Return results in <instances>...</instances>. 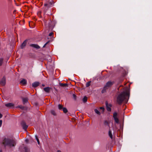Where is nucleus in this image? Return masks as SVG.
Here are the masks:
<instances>
[{
    "label": "nucleus",
    "mask_w": 152,
    "mask_h": 152,
    "mask_svg": "<svg viewBox=\"0 0 152 152\" xmlns=\"http://www.w3.org/2000/svg\"><path fill=\"white\" fill-rule=\"evenodd\" d=\"M129 96V94L128 91L121 92L117 96V101L118 103L121 104L123 101H124L125 103H127L128 100L127 98Z\"/></svg>",
    "instance_id": "obj_1"
},
{
    "label": "nucleus",
    "mask_w": 152,
    "mask_h": 152,
    "mask_svg": "<svg viewBox=\"0 0 152 152\" xmlns=\"http://www.w3.org/2000/svg\"><path fill=\"white\" fill-rule=\"evenodd\" d=\"M2 143L5 147L11 148L15 147L16 142L13 139L5 138L3 140Z\"/></svg>",
    "instance_id": "obj_2"
},
{
    "label": "nucleus",
    "mask_w": 152,
    "mask_h": 152,
    "mask_svg": "<svg viewBox=\"0 0 152 152\" xmlns=\"http://www.w3.org/2000/svg\"><path fill=\"white\" fill-rule=\"evenodd\" d=\"M114 82L111 81H108L104 87L102 91V93H103L105 92L106 90L108 89L109 87L111 86L113 84Z\"/></svg>",
    "instance_id": "obj_3"
},
{
    "label": "nucleus",
    "mask_w": 152,
    "mask_h": 152,
    "mask_svg": "<svg viewBox=\"0 0 152 152\" xmlns=\"http://www.w3.org/2000/svg\"><path fill=\"white\" fill-rule=\"evenodd\" d=\"M54 3L53 0H47L46 3L45 4L44 6L46 7H50L53 6Z\"/></svg>",
    "instance_id": "obj_4"
},
{
    "label": "nucleus",
    "mask_w": 152,
    "mask_h": 152,
    "mask_svg": "<svg viewBox=\"0 0 152 152\" xmlns=\"http://www.w3.org/2000/svg\"><path fill=\"white\" fill-rule=\"evenodd\" d=\"M118 114L116 112H114L113 114V117L115 122L117 123H119V120L117 117Z\"/></svg>",
    "instance_id": "obj_5"
},
{
    "label": "nucleus",
    "mask_w": 152,
    "mask_h": 152,
    "mask_svg": "<svg viewBox=\"0 0 152 152\" xmlns=\"http://www.w3.org/2000/svg\"><path fill=\"white\" fill-rule=\"evenodd\" d=\"M21 125L23 129L26 131L28 127V126L26 125V123L24 121H22L21 122Z\"/></svg>",
    "instance_id": "obj_6"
},
{
    "label": "nucleus",
    "mask_w": 152,
    "mask_h": 152,
    "mask_svg": "<svg viewBox=\"0 0 152 152\" xmlns=\"http://www.w3.org/2000/svg\"><path fill=\"white\" fill-rule=\"evenodd\" d=\"M6 83V79L5 77H4L0 81V84L2 86L5 85Z\"/></svg>",
    "instance_id": "obj_7"
},
{
    "label": "nucleus",
    "mask_w": 152,
    "mask_h": 152,
    "mask_svg": "<svg viewBox=\"0 0 152 152\" xmlns=\"http://www.w3.org/2000/svg\"><path fill=\"white\" fill-rule=\"evenodd\" d=\"M30 46L37 49L40 48V47L37 44H31L30 45Z\"/></svg>",
    "instance_id": "obj_8"
},
{
    "label": "nucleus",
    "mask_w": 152,
    "mask_h": 152,
    "mask_svg": "<svg viewBox=\"0 0 152 152\" xmlns=\"http://www.w3.org/2000/svg\"><path fill=\"white\" fill-rule=\"evenodd\" d=\"M5 105L8 107H13L14 105V104H13L12 103H8L6 104H5Z\"/></svg>",
    "instance_id": "obj_9"
},
{
    "label": "nucleus",
    "mask_w": 152,
    "mask_h": 152,
    "mask_svg": "<svg viewBox=\"0 0 152 152\" xmlns=\"http://www.w3.org/2000/svg\"><path fill=\"white\" fill-rule=\"evenodd\" d=\"M104 124L105 126H107L110 128V123L107 121H105L104 122Z\"/></svg>",
    "instance_id": "obj_10"
},
{
    "label": "nucleus",
    "mask_w": 152,
    "mask_h": 152,
    "mask_svg": "<svg viewBox=\"0 0 152 152\" xmlns=\"http://www.w3.org/2000/svg\"><path fill=\"white\" fill-rule=\"evenodd\" d=\"M26 41H24L20 46L21 48L22 49H23L26 46Z\"/></svg>",
    "instance_id": "obj_11"
},
{
    "label": "nucleus",
    "mask_w": 152,
    "mask_h": 152,
    "mask_svg": "<svg viewBox=\"0 0 152 152\" xmlns=\"http://www.w3.org/2000/svg\"><path fill=\"white\" fill-rule=\"evenodd\" d=\"M39 85V83L38 82H35L32 83V85L33 87H37Z\"/></svg>",
    "instance_id": "obj_12"
},
{
    "label": "nucleus",
    "mask_w": 152,
    "mask_h": 152,
    "mask_svg": "<svg viewBox=\"0 0 152 152\" xmlns=\"http://www.w3.org/2000/svg\"><path fill=\"white\" fill-rule=\"evenodd\" d=\"M44 90L46 92L49 93L50 91V88L49 87H45L44 88Z\"/></svg>",
    "instance_id": "obj_13"
},
{
    "label": "nucleus",
    "mask_w": 152,
    "mask_h": 152,
    "mask_svg": "<svg viewBox=\"0 0 152 152\" xmlns=\"http://www.w3.org/2000/svg\"><path fill=\"white\" fill-rule=\"evenodd\" d=\"M108 135L112 139L113 138V136L112 133L111 131L110 130V128L109 129L108 132Z\"/></svg>",
    "instance_id": "obj_14"
},
{
    "label": "nucleus",
    "mask_w": 152,
    "mask_h": 152,
    "mask_svg": "<svg viewBox=\"0 0 152 152\" xmlns=\"http://www.w3.org/2000/svg\"><path fill=\"white\" fill-rule=\"evenodd\" d=\"M20 83L23 85H25L26 83V81L25 79H23L20 81Z\"/></svg>",
    "instance_id": "obj_15"
},
{
    "label": "nucleus",
    "mask_w": 152,
    "mask_h": 152,
    "mask_svg": "<svg viewBox=\"0 0 152 152\" xmlns=\"http://www.w3.org/2000/svg\"><path fill=\"white\" fill-rule=\"evenodd\" d=\"M28 99L27 98H23V101L24 104L28 102Z\"/></svg>",
    "instance_id": "obj_16"
},
{
    "label": "nucleus",
    "mask_w": 152,
    "mask_h": 152,
    "mask_svg": "<svg viewBox=\"0 0 152 152\" xmlns=\"http://www.w3.org/2000/svg\"><path fill=\"white\" fill-rule=\"evenodd\" d=\"M29 152V149L26 147H24L23 148V152Z\"/></svg>",
    "instance_id": "obj_17"
},
{
    "label": "nucleus",
    "mask_w": 152,
    "mask_h": 152,
    "mask_svg": "<svg viewBox=\"0 0 152 152\" xmlns=\"http://www.w3.org/2000/svg\"><path fill=\"white\" fill-rule=\"evenodd\" d=\"M59 85L60 86L63 87H66L67 86V84L66 83H59Z\"/></svg>",
    "instance_id": "obj_18"
},
{
    "label": "nucleus",
    "mask_w": 152,
    "mask_h": 152,
    "mask_svg": "<svg viewBox=\"0 0 152 152\" xmlns=\"http://www.w3.org/2000/svg\"><path fill=\"white\" fill-rule=\"evenodd\" d=\"M106 105L107 107V111H110L111 110V108L110 107H108V104L107 102L106 103Z\"/></svg>",
    "instance_id": "obj_19"
},
{
    "label": "nucleus",
    "mask_w": 152,
    "mask_h": 152,
    "mask_svg": "<svg viewBox=\"0 0 152 152\" xmlns=\"http://www.w3.org/2000/svg\"><path fill=\"white\" fill-rule=\"evenodd\" d=\"M95 112L98 115H100L101 114L99 112V111L98 110V109H95L94 110Z\"/></svg>",
    "instance_id": "obj_20"
},
{
    "label": "nucleus",
    "mask_w": 152,
    "mask_h": 152,
    "mask_svg": "<svg viewBox=\"0 0 152 152\" xmlns=\"http://www.w3.org/2000/svg\"><path fill=\"white\" fill-rule=\"evenodd\" d=\"M58 108L60 110H62L63 108L62 105L59 104L58 105Z\"/></svg>",
    "instance_id": "obj_21"
},
{
    "label": "nucleus",
    "mask_w": 152,
    "mask_h": 152,
    "mask_svg": "<svg viewBox=\"0 0 152 152\" xmlns=\"http://www.w3.org/2000/svg\"><path fill=\"white\" fill-rule=\"evenodd\" d=\"M3 58H0V66H1L3 62Z\"/></svg>",
    "instance_id": "obj_22"
},
{
    "label": "nucleus",
    "mask_w": 152,
    "mask_h": 152,
    "mask_svg": "<svg viewBox=\"0 0 152 152\" xmlns=\"http://www.w3.org/2000/svg\"><path fill=\"white\" fill-rule=\"evenodd\" d=\"M87 97L86 96H84L83 99V102H87Z\"/></svg>",
    "instance_id": "obj_23"
},
{
    "label": "nucleus",
    "mask_w": 152,
    "mask_h": 152,
    "mask_svg": "<svg viewBox=\"0 0 152 152\" xmlns=\"http://www.w3.org/2000/svg\"><path fill=\"white\" fill-rule=\"evenodd\" d=\"M62 110L65 113H66L67 112V110L66 108L65 107H63L62 109Z\"/></svg>",
    "instance_id": "obj_24"
},
{
    "label": "nucleus",
    "mask_w": 152,
    "mask_h": 152,
    "mask_svg": "<svg viewBox=\"0 0 152 152\" xmlns=\"http://www.w3.org/2000/svg\"><path fill=\"white\" fill-rule=\"evenodd\" d=\"M51 113L54 115H56V113H55V111L53 110H52L51 111Z\"/></svg>",
    "instance_id": "obj_25"
},
{
    "label": "nucleus",
    "mask_w": 152,
    "mask_h": 152,
    "mask_svg": "<svg viewBox=\"0 0 152 152\" xmlns=\"http://www.w3.org/2000/svg\"><path fill=\"white\" fill-rule=\"evenodd\" d=\"M16 107L20 108L22 109H24V107L21 105L18 106L17 107Z\"/></svg>",
    "instance_id": "obj_26"
},
{
    "label": "nucleus",
    "mask_w": 152,
    "mask_h": 152,
    "mask_svg": "<svg viewBox=\"0 0 152 152\" xmlns=\"http://www.w3.org/2000/svg\"><path fill=\"white\" fill-rule=\"evenodd\" d=\"M91 82V81H89L86 83V87H88V86H90Z\"/></svg>",
    "instance_id": "obj_27"
},
{
    "label": "nucleus",
    "mask_w": 152,
    "mask_h": 152,
    "mask_svg": "<svg viewBox=\"0 0 152 152\" xmlns=\"http://www.w3.org/2000/svg\"><path fill=\"white\" fill-rule=\"evenodd\" d=\"M35 137H36V138L38 144L39 145V139H38V138L37 136H35Z\"/></svg>",
    "instance_id": "obj_28"
},
{
    "label": "nucleus",
    "mask_w": 152,
    "mask_h": 152,
    "mask_svg": "<svg viewBox=\"0 0 152 152\" xmlns=\"http://www.w3.org/2000/svg\"><path fill=\"white\" fill-rule=\"evenodd\" d=\"M73 97L75 100L76 99V96L75 94H73Z\"/></svg>",
    "instance_id": "obj_29"
},
{
    "label": "nucleus",
    "mask_w": 152,
    "mask_h": 152,
    "mask_svg": "<svg viewBox=\"0 0 152 152\" xmlns=\"http://www.w3.org/2000/svg\"><path fill=\"white\" fill-rule=\"evenodd\" d=\"M99 109L101 110H103V111H104V108L102 107H99Z\"/></svg>",
    "instance_id": "obj_30"
},
{
    "label": "nucleus",
    "mask_w": 152,
    "mask_h": 152,
    "mask_svg": "<svg viewBox=\"0 0 152 152\" xmlns=\"http://www.w3.org/2000/svg\"><path fill=\"white\" fill-rule=\"evenodd\" d=\"M49 42H47L43 46V48H45L46 46V45Z\"/></svg>",
    "instance_id": "obj_31"
},
{
    "label": "nucleus",
    "mask_w": 152,
    "mask_h": 152,
    "mask_svg": "<svg viewBox=\"0 0 152 152\" xmlns=\"http://www.w3.org/2000/svg\"><path fill=\"white\" fill-rule=\"evenodd\" d=\"M2 121L1 120H0V127L1 126Z\"/></svg>",
    "instance_id": "obj_32"
},
{
    "label": "nucleus",
    "mask_w": 152,
    "mask_h": 152,
    "mask_svg": "<svg viewBox=\"0 0 152 152\" xmlns=\"http://www.w3.org/2000/svg\"><path fill=\"white\" fill-rule=\"evenodd\" d=\"M53 32H51L49 34V36H51L53 35Z\"/></svg>",
    "instance_id": "obj_33"
},
{
    "label": "nucleus",
    "mask_w": 152,
    "mask_h": 152,
    "mask_svg": "<svg viewBox=\"0 0 152 152\" xmlns=\"http://www.w3.org/2000/svg\"><path fill=\"white\" fill-rule=\"evenodd\" d=\"M2 117V115L1 113H0V118H1Z\"/></svg>",
    "instance_id": "obj_34"
},
{
    "label": "nucleus",
    "mask_w": 152,
    "mask_h": 152,
    "mask_svg": "<svg viewBox=\"0 0 152 152\" xmlns=\"http://www.w3.org/2000/svg\"><path fill=\"white\" fill-rule=\"evenodd\" d=\"M49 24H50L51 23V21H49V23H48Z\"/></svg>",
    "instance_id": "obj_35"
},
{
    "label": "nucleus",
    "mask_w": 152,
    "mask_h": 152,
    "mask_svg": "<svg viewBox=\"0 0 152 152\" xmlns=\"http://www.w3.org/2000/svg\"><path fill=\"white\" fill-rule=\"evenodd\" d=\"M57 152H61V151H60L59 150H58Z\"/></svg>",
    "instance_id": "obj_36"
},
{
    "label": "nucleus",
    "mask_w": 152,
    "mask_h": 152,
    "mask_svg": "<svg viewBox=\"0 0 152 152\" xmlns=\"http://www.w3.org/2000/svg\"><path fill=\"white\" fill-rule=\"evenodd\" d=\"M0 152H2V151L1 150H0Z\"/></svg>",
    "instance_id": "obj_37"
},
{
    "label": "nucleus",
    "mask_w": 152,
    "mask_h": 152,
    "mask_svg": "<svg viewBox=\"0 0 152 152\" xmlns=\"http://www.w3.org/2000/svg\"><path fill=\"white\" fill-rule=\"evenodd\" d=\"M27 141H28V140H26V142H27Z\"/></svg>",
    "instance_id": "obj_38"
},
{
    "label": "nucleus",
    "mask_w": 152,
    "mask_h": 152,
    "mask_svg": "<svg viewBox=\"0 0 152 152\" xmlns=\"http://www.w3.org/2000/svg\"><path fill=\"white\" fill-rule=\"evenodd\" d=\"M48 26H49V27H50V26L49 25H48Z\"/></svg>",
    "instance_id": "obj_39"
}]
</instances>
